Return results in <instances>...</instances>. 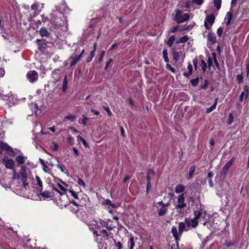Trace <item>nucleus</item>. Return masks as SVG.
Here are the masks:
<instances>
[{
  "instance_id": "1",
  "label": "nucleus",
  "mask_w": 249,
  "mask_h": 249,
  "mask_svg": "<svg viewBox=\"0 0 249 249\" xmlns=\"http://www.w3.org/2000/svg\"><path fill=\"white\" fill-rule=\"evenodd\" d=\"M189 229H187V226L185 222H181L178 223V231L177 228L175 226H173L171 229V232L174 237L177 243L179 240L182 232L184 231H188Z\"/></svg>"
},
{
  "instance_id": "2",
  "label": "nucleus",
  "mask_w": 249,
  "mask_h": 249,
  "mask_svg": "<svg viewBox=\"0 0 249 249\" xmlns=\"http://www.w3.org/2000/svg\"><path fill=\"white\" fill-rule=\"evenodd\" d=\"M175 15L174 16L173 19L178 23H181L186 21L189 18V15L187 13H182L180 10H176Z\"/></svg>"
},
{
  "instance_id": "3",
  "label": "nucleus",
  "mask_w": 249,
  "mask_h": 249,
  "mask_svg": "<svg viewBox=\"0 0 249 249\" xmlns=\"http://www.w3.org/2000/svg\"><path fill=\"white\" fill-rule=\"evenodd\" d=\"M64 18H65L64 15H62L61 17L58 18L57 16L55 17V15H54L53 13H52L51 22L54 28H59L61 26H63L65 24L64 21L63 20Z\"/></svg>"
},
{
  "instance_id": "4",
  "label": "nucleus",
  "mask_w": 249,
  "mask_h": 249,
  "mask_svg": "<svg viewBox=\"0 0 249 249\" xmlns=\"http://www.w3.org/2000/svg\"><path fill=\"white\" fill-rule=\"evenodd\" d=\"M234 160L235 159L234 158H232L224 166L220 173V178L221 179L224 180L225 179L229 168L233 164V163L234 162Z\"/></svg>"
},
{
  "instance_id": "5",
  "label": "nucleus",
  "mask_w": 249,
  "mask_h": 249,
  "mask_svg": "<svg viewBox=\"0 0 249 249\" xmlns=\"http://www.w3.org/2000/svg\"><path fill=\"white\" fill-rule=\"evenodd\" d=\"M172 53L174 59L177 62L179 59L183 60L185 54L182 51H178L175 48H172Z\"/></svg>"
},
{
  "instance_id": "6",
  "label": "nucleus",
  "mask_w": 249,
  "mask_h": 249,
  "mask_svg": "<svg viewBox=\"0 0 249 249\" xmlns=\"http://www.w3.org/2000/svg\"><path fill=\"white\" fill-rule=\"evenodd\" d=\"M185 197L184 194H182L178 196V204L176 206V209H179V213H181V210L184 209L186 206V203L184 202Z\"/></svg>"
},
{
  "instance_id": "7",
  "label": "nucleus",
  "mask_w": 249,
  "mask_h": 249,
  "mask_svg": "<svg viewBox=\"0 0 249 249\" xmlns=\"http://www.w3.org/2000/svg\"><path fill=\"white\" fill-rule=\"evenodd\" d=\"M26 77L30 82L34 83L37 80L38 75L37 72L36 71L32 70L30 71L27 72Z\"/></svg>"
},
{
  "instance_id": "8",
  "label": "nucleus",
  "mask_w": 249,
  "mask_h": 249,
  "mask_svg": "<svg viewBox=\"0 0 249 249\" xmlns=\"http://www.w3.org/2000/svg\"><path fill=\"white\" fill-rule=\"evenodd\" d=\"M215 17L213 14L207 16L205 19L204 25L206 29L210 30L212 25L213 24Z\"/></svg>"
},
{
  "instance_id": "9",
  "label": "nucleus",
  "mask_w": 249,
  "mask_h": 249,
  "mask_svg": "<svg viewBox=\"0 0 249 249\" xmlns=\"http://www.w3.org/2000/svg\"><path fill=\"white\" fill-rule=\"evenodd\" d=\"M55 182H56L57 186L61 191V193H60V195L62 196L64 194H65L67 192L66 187H67L68 185L66 183L63 182L62 180L59 178H57L55 180Z\"/></svg>"
},
{
  "instance_id": "10",
  "label": "nucleus",
  "mask_w": 249,
  "mask_h": 249,
  "mask_svg": "<svg viewBox=\"0 0 249 249\" xmlns=\"http://www.w3.org/2000/svg\"><path fill=\"white\" fill-rule=\"evenodd\" d=\"M184 221L187 226V229H189V230L190 229V228H196L198 224V221L189 218H185Z\"/></svg>"
},
{
  "instance_id": "11",
  "label": "nucleus",
  "mask_w": 249,
  "mask_h": 249,
  "mask_svg": "<svg viewBox=\"0 0 249 249\" xmlns=\"http://www.w3.org/2000/svg\"><path fill=\"white\" fill-rule=\"evenodd\" d=\"M160 207L158 208V212L159 216H163L168 212V209L164 206V203L162 201L158 202Z\"/></svg>"
},
{
  "instance_id": "12",
  "label": "nucleus",
  "mask_w": 249,
  "mask_h": 249,
  "mask_svg": "<svg viewBox=\"0 0 249 249\" xmlns=\"http://www.w3.org/2000/svg\"><path fill=\"white\" fill-rule=\"evenodd\" d=\"M43 4H39V2H36L31 6L32 10H36L34 12V16L39 14L40 11L43 8Z\"/></svg>"
},
{
  "instance_id": "13",
  "label": "nucleus",
  "mask_w": 249,
  "mask_h": 249,
  "mask_svg": "<svg viewBox=\"0 0 249 249\" xmlns=\"http://www.w3.org/2000/svg\"><path fill=\"white\" fill-rule=\"evenodd\" d=\"M3 162L4 163L7 168L12 170H14L15 169V163L13 160L4 158L3 160Z\"/></svg>"
},
{
  "instance_id": "14",
  "label": "nucleus",
  "mask_w": 249,
  "mask_h": 249,
  "mask_svg": "<svg viewBox=\"0 0 249 249\" xmlns=\"http://www.w3.org/2000/svg\"><path fill=\"white\" fill-rule=\"evenodd\" d=\"M102 225L103 227L106 228L108 231H112L115 228V226L112 223L110 219L106 221H103Z\"/></svg>"
},
{
  "instance_id": "15",
  "label": "nucleus",
  "mask_w": 249,
  "mask_h": 249,
  "mask_svg": "<svg viewBox=\"0 0 249 249\" xmlns=\"http://www.w3.org/2000/svg\"><path fill=\"white\" fill-rule=\"evenodd\" d=\"M249 93V87L247 85L244 86L243 88V91L241 92L239 96V101L240 102H242L244 98L245 99L248 98Z\"/></svg>"
},
{
  "instance_id": "16",
  "label": "nucleus",
  "mask_w": 249,
  "mask_h": 249,
  "mask_svg": "<svg viewBox=\"0 0 249 249\" xmlns=\"http://www.w3.org/2000/svg\"><path fill=\"white\" fill-rule=\"evenodd\" d=\"M194 213L195 215V217L193 219L196 221H198V219H199L202 215H203V217L205 218L207 214L206 212L205 211H203L202 210L198 211H195Z\"/></svg>"
},
{
  "instance_id": "17",
  "label": "nucleus",
  "mask_w": 249,
  "mask_h": 249,
  "mask_svg": "<svg viewBox=\"0 0 249 249\" xmlns=\"http://www.w3.org/2000/svg\"><path fill=\"white\" fill-rule=\"evenodd\" d=\"M189 29V27L188 26L185 25L183 27L179 26H177L176 27H174L173 28H171L170 29V33H176L177 31H178L179 32H182L184 30H187Z\"/></svg>"
},
{
  "instance_id": "18",
  "label": "nucleus",
  "mask_w": 249,
  "mask_h": 249,
  "mask_svg": "<svg viewBox=\"0 0 249 249\" xmlns=\"http://www.w3.org/2000/svg\"><path fill=\"white\" fill-rule=\"evenodd\" d=\"M19 175L21 180H27V174L26 166H22L20 167Z\"/></svg>"
},
{
  "instance_id": "19",
  "label": "nucleus",
  "mask_w": 249,
  "mask_h": 249,
  "mask_svg": "<svg viewBox=\"0 0 249 249\" xmlns=\"http://www.w3.org/2000/svg\"><path fill=\"white\" fill-rule=\"evenodd\" d=\"M55 7L56 11H58L60 13L63 14L64 13H66L67 11L69 10V8L67 7L65 2H63V3L61 4L60 6H56Z\"/></svg>"
},
{
  "instance_id": "20",
  "label": "nucleus",
  "mask_w": 249,
  "mask_h": 249,
  "mask_svg": "<svg viewBox=\"0 0 249 249\" xmlns=\"http://www.w3.org/2000/svg\"><path fill=\"white\" fill-rule=\"evenodd\" d=\"M97 235H101L102 237H104L106 239H108L109 238L112 237L113 234L111 232H108L106 230H103L101 231L100 234L99 235L97 234Z\"/></svg>"
},
{
  "instance_id": "21",
  "label": "nucleus",
  "mask_w": 249,
  "mask_h": 249,
  "mask_svg": "<svg viewBox=\"0 0 249 249\" xmlns=\"http://www.w3.org/2000/svg\"><path fill=\"white\" fill-rule=\"evenodd\" d=\"M232 18V14L231 12H228L226 14V16L224 20L226 23V25L227 26H229L230 23L231 21Z\"/></svg>"
},
{
  "instance_id": "22",
  "label": "nucleus",
  "mask_w": 249,
  "mask_h": 249,
  "mask_svg": "<svg viewBox=\"0 0 249 249\" xmlns=\"http://www.w3.org/2000/svg\"><path fill=\"white\" fill-rule=\"evenodd\" d=\"M80 58L81 55H75L74 56H71L70 58V59L71 60L70 66L72 67L75 65V64L80 59Z\"/></svg>"
},
{
  "instance_id": "23",
  "label": "nucleus",
  "mask_w": 249,
  "mask_h": 249,
  "mask_svg": "<svg viewBox=\"0 0 249 249\" xmlns=\"http://www.w3.org/2000/svg\"><path fill=\"white\" fill-rule=\"evenodd\" d=\"M39 34L42 37L49 36L50 34L45 27H42L40 29Z\"/></svg>"
},
{
  "instance_id": "24",
  "label": "nucleus",
  "mask_w": 249,
  "mask_h": 249,
  "mask_svg": "<svg viewBox=\"0 0 249 249\" xmlns=\"http://www.w3.org/2000/svg\"><path fill=\"white\" fill-rule=\"evenodd\" d=\"M208 40L211 42L212 44H214L216 42V37L214 33H209L208 36Z\"/></svg>"
},
{
  "instance_id": "25",
  "label": "nucleus",
  "mask_w": 249,
  "mask_h": 249,
  "mask_svg": "<svg viewBox=\"0 0 249 249\" xmlns=\"http://www.w3.org/2000/svg\"><path fill=\"white\" fill-rule=\"evenodd\" d=\"M0 147L4 149H5L8 151H10L12 153H14V151L12 148L10 146H9L7 143H5L3 142H0Z\"/></svg>"
},
{
  "instance_id": "26",
  "label": "nucleus",
  "mask_w": 249,
  "mask_h": 249,
  "mask_svg": "<svg viewBox=\"0 0 249 249\" xmlns=\"http://www.w3.org/2000/svg\"><path fill=\"white\" fill-rule=\"evenodd\" d=\"M188 71H185L183 73V75L185 77H188L190 76L193 72V68L191 63H189L188 67Z\"/></svg>"
},
{
  "instance_id": "27",
  "label": "nucleus",
  "mask_w": 249,
  "mask_h": 249,
  "mask_svg": "<svg viewBox=\"0 0 249 249\" xmlns=\"http://www.w3.org/2000/svg\"><path fill=\"white\" fill-rule=\"evenodd\" d=\"M175 40V36L174 35H172L169 37V39L167 41H164V42L169 47H171Z\"/></svg>"
},
{
  "instance_id": "28",
  "label": "nucleus",
  "mask_w": 249,
  "mask_h": 249,
  "mask_svg": "<svg viewBox=\"0 0 249 249\" xmlns=\"http://www.w3.org/2000/svg\"><path fill=\"white\" fill-rule=\"evenodd\" d=\"M162 57L166 63L169 62V60L168 57V50L167 49L164 48L162 52Z\"/></svg>"
},
{
  "instance_id": "29",
  "label": "nucleus",
  "mask_w": 249,
  "mask_h": 249,
  "mask_svg": "<svg viewBox=\"0 0 249 249\" xmlns=\"http://www.w3.org/2000/svg\"><path fill=\"white\" fill-rule=\"evenodd\" d=\"M185 190V187L181 184L178 185L175 189V192L176 193L179 194L183 192Z\"/></svg>"
},
{
  "instance_id": "30",
  "label": "nucleus",
  "mask_w": 249,
  "mask_h": 249,
  "mask_svg": "<svg viewBox=\"0 0 249 249\" xmlns=\"http://www.w3.org/2000/svg\"><path fill=\"white\" fill-rule=\"evenodd\" d=\"M217 99H216L214 103L211 107L207 108L206 111V113L207 114L210 113L211 112H212V111L215 109L217 105Z\"/></svg>"
},
{
  "instance_id": "31",
  "label": "nucleus",
  "mask_w": 249,
  "mask_h": 249,
  "mask_svg": "<svg viewBox=\"0 0 249 249\" xmlns=\"http://www.w3.org/2000/svg\"><path fill=\"white\" fill-rule=\"evenodd\" d=\"M36 184L39 186V188L38 189V190H40V191L42 192V190H43L42 182L38 176H36Z\"/></svg>"
},
{
  "instance_id": "32",
  "label": "nucleus",
  "mask_w": 249,
  "mask_h": 249,
  "mask_svg": "<svg viewBox=\"0 0 249 249\" xmlns=\"http://www.w3.org/2000/svg\"><path fill=\"white\" fill-rule=\"evenodd\" d=\"M134 246H135L134 238L133 236H131V237L129 240V241L128 242V246L129 248V249H133Z\"/></svg>"
},
{
  "instance_id": "33",
  "label": "nucleus",
  "mask_w": 249,
  "mask_h": 249,
  "mask_svg": "<svg viewBox=\"0 0 249 249\" xmlns=\"http://www.w3.org/2000/svg\"><path fill=\"white\" fill-rule=\"evenodd\" d=\"M189 39V37L187 36H183L179 38L178 40L176 41V43H185L187 42Z\"/></svg>"
},
{
  "instance_id": "34",
  "label": "nucleus",
  "mask_w": 249,
  "mask_h": 249,
  "mask_svg": "<svg viewBox=\"0 0 249 249\" xmlns=\"http://www.w3.org/2000/svg\"><path fill=\"white\" fill-rule=\"evenodd\" d=\"M16 161L19 164H22L24 163L25 159L23 156H18L16 159Z\"/></svg>"
},
{
  "instance_id": "35",
  "label": "nucleus",
  "mask_w": 249,
  "mask_h": 249,
  "mask_svg": "<svg viewBox=\"0 0 249 249\" xmlns=\"http://www.w3.org/2000/svg\"><path fill=\"white\" fill-rule=\"evenodd\" d=\"M38 191H39L40 195L43 197L48 198L51 196V193L48 191H43L42 190V192H41L40 190Z\"/></svg>"
},
{
  "instance_id": "36",
  "label": "nucleus",
  "mask_w": 249,
  "mask_h": 249,
  "mask_svg": "<svg viewBox=\"0 0 249 249\" xmlns=\"http://www.w3.org/2000/svg\"><path fill=\"white\" fill-rule=\"evenodd\" d=\"M213 3L214 6L217 10H219L220 8L221 5V0H213Z\"/></svg>"
},
{
  "instance_id": "37",
  "label": "nucleus",
  "mask_w": 249,
  "mask_h": 249,
  "mask_svg": "<svg viewBox=\"0 0 249 249\" xmlns=\"http://www.w3.org/2000/svg\"><path fill=\"white\" fill-rule=\"evenodd\" d=\"M200 67L203 71L205 72L206 71L207 64L205 60L203 59L201 60Z\"/></svg>"
},
{
  "instance_id": "38",
  "label": "nucleus",
  "mask_w": 249,
  "mask_h": 249,
  "mask_svg": "<svg viewBox=\"0 0 249 249\" xmlns=\"http://www.w3.org/2000/svg\"><path fill=\"white\" fill-rule=\"evenodd\" d=\"M195 166H192L190 167L189 172V178H191L194 174L195 171Z\"/></svg>"
},
{
  "instance_id": "39",
  "label": "nucleus",
  "mask_w": 249,
  "mask_h": 249,
  "mask_svg": "<svg viewBox=\"0 0 249 249\" xmlns=\"http://www.w3.org/2000/svg\"><path fill=\"white\" fill-rule=\"evenodd\" d=\"M199 83V78L198 77H196L195 79H193L191 80V83L192 85L194 87L196 86Z\"/></svg>"
},
{
  "instance_id": "40",
  "label": "nucleus",
  "mask_w": 249,
  "mask_h": 249,
  "mask_svg": "<svg viewBox=\"0 0 249 249\" xmlns=\"http://www.w3.org/2000/svg\"><path fill=\"white\" fill-rule=\"evenodd\" d=\"M77 138H78V139H79L81 141V142H82L83 145L86 147H89L88 143L86 142V140L83 137H82L81 136L79 135V136H77Z\"/></svg>"
},
{
  "instance_id": "41",
  "label": "nucleus",
  "mask_w": 249,
  "mask_h": 249,
  "mask_svg": "<svg viewBox=\"0 0 249 249\" xmlns=\"http://www.w3.org/2000/svg\"><path fill=\"white\" fill-rule=\"evenodd\" d=\"M236 80L238 84H241L243 81V76L242 73L238 74L236 76Z\"/></svg>"
},
{
  "instance_id": "42",
  "label": "nucleus",
  "mask_w": 249,
  "mask_h": 249,
  "mask_svg": "<svg viewBox=\"0 0 249 249\" xmlns=\"http://www.w3.org/2000/svg\"><path fill=\"white\" fill-rule=\"evenodd\" d=\"M94 56V51H92L90 52L89 55L88 56L87 59V62H90Z\"/></svg>"
},
{
  "instance_id": "43",
  "label": "nucleus",
  "mask_w": 249,
  "mask_h": 249,
  "mask_svg": "<svg viewBox=\"0 0 249 249\" xmlns=\"http://www.w3.org/2000/svg\"><path fill=\"white\" fill-rule=\"evenodd\" d=\"M212 54H213V61H214V62L215 64L216 67L217 69H219V68H220V66H219V64L218 63L217 59H216V53H212Z\"/></svg>"
},
{
  "instance_id": "44",
  "label": "nucleus",
  "mask_w": 249,
  "mask_h": 249,
  "mask_svg": "<svg viewBox=\"0 0 249 249\" xmlns=\"http://www.w3.org/2000/svg\"><path fill=\"white\" fill-rule=\"evenodd\" d=\"M63 90L64 91H66V90L67 89V76L65 75L63 83Z\"/></svg>"
},
{
  "instance_id": "45",
  "label": "nucleus",
  "mask_w": 249,
  "mask_h": 249,
  "mask_svg": "<svg viewBox=\"0 0 249 249\" xmlns=\"http://www.w3.org/2000/svg\"><path fill=\"white\" fill-rule=\"evenodd\" d=\"M82 123L84 125L86 126L87 124V121L89 120V118H87L85 115L83 114L82 115Z\"/></svg>"
},
{
  "instance_id": "46",
  "label": "nucleus",
  "mask_w": 249,
  "mask_h": 249,
  "mask_svg": "<svg viewBox=\"0 0 249 249\" xmlns=\"http://www.w3.org/2000/svg\"><path fill=\"white\" fill-rule=\"evenodd\" d=\"M69 192L71 194V195L74 198L78 199V195L74 190L70 189L69 190Z\"/></svg>"
},
{
  "instance_id": "47",
  "label": "nucleus",
  "mask_w": 249,
  "mask_h": 249,
  "mask_svg": "<svg viewBox=\"0 0 249 249\" xmlns=\"http://www.w3.org/2000/svg\"><path fill=\"white\" fill-rule=\"evenodd\" d=\"M166 68L167 69L170 70L172 72L175 73L176 70L175 69L172 67L170 64L169 63V62L166 63Z\"/></svg>"
},
{
  "instance_id": "48",
  "label": "nucleus",
  "mask_w": 249,
  "mask_h": 249,
  "mask_svg": "<svg viewBox=\"0 0 249 249\" xmlns=\"http://www.w3.org/2000/svg\"><path fill=\"white\" fill-rule=\"evenodd\" d=\"M233 121V116L232 113L229 114V119L227 122L228 124L230 125L232 124Z\"/></svg>"
},
{
  "instance_id": "49",
  "label": "nucleus",
  "mask_w": 249,
  "mask_h": 249,
  "mask_svg": "<svg viewBox=\"0 0 249 249\" xmlns=\"http://www.w3.org/2000/svg\"><path fill=\"white\" fill-rule=\"evenodd\" d=\"M64 119L66 120H70L71 121H73L75 119V116L73 115L70 114L67 116H66L64 117Z\"/></svg>"
},
{
  "instance_id": "50",
  "label": "nucleus",
  "mask_w": 249,
  "mask_h": 249,
  "mask_svg": "<svg viewBox=\"0 0 249 249\" xmlns=\"http://www.w3.org/2000/svg\"><path fill=\"white\" fill-rule=\"evenodd\" d=\"M13 178L14 179H16V180L20 178V175L16 172L15 169L13 170Z\"/></svg>"
},
{
  "instance_id": "51",
  "label": "nucleus",
  "mask_w": 249,
  "mask_h": 249,
  "mask_svg": "<svg viewBox=\"0 0 249 249\" xmlns=\"http://www.w3.org/2000/svg\"><path fill=\"white\" fill-rule=\"evenodd\" d=\"M105 204L107 206H111L112 208L115 207V205L112 204L110 200L107 199L105 200Z\"/></svg>"
},
{
  "instance_id": "52",
  "label": "nucleus",
  "mask_w": 249,
  "mask_h": 249,
  "mask_svg": "<svg viewBox=\"0 0 249 249\" xmlns=\"http://www.w3.org/2000/svg\"><path fill=\"white\" fill-rule=\"evenodd\" d=\"M208 84H209L208 81L207 80H205L204 84L201 86V88L203 89H207Z\"/></svg>"
},
{
  "instance_id": "53",
  "label": "nucleus",
  "mask_w": 249,
  "mask_h": 249,
  "mask_svg": "<svg viewBox=\"0 0 249 249\" xmlns=\"http://www.w3.org/2000/svg\"><path fill=\"white\" fill-rule=\"evenodd\" d=\"M77 183L80 186H83L84 188L86 187V184L84 183V181L81 178H78Z\"/></svg>"
},
{
  "instance_id": "54",
  "label": "nucleus",
  "mask_w": 249,
  "mask_h": 249,
  "mask_svg": "<svg viewBox=\"0 0 249 249\" xmlns=\"http://www.w3.org/2000/svg\"><path fill=\"white\" fill-rule=\"evenodd\" d=\"M104 108L106 110V111L107 113V114L109 116H111L112 114V112H111L109 108L107 106H104Z\"/></svg>"
},
{
  "instance_id": "55",
  "label": "nucleus",
  "mask_w": 249,
  "mask_h": 249,
  "mask_svg": "<svg viewBox=\"0 0 249 249\" xmlns=\"http://www.w3.org/2000/svg\"><path fill=\"white\" fill-rule=\"evenodd\" d=\"M192 3H195L198 5H201L203 2V0H192Z\"/></svg>"
},
{
  "instance_id": "56",
  "label": "nucleus",
  "mask_w": 249,
  "mask_h": 249,
  "mask_svg": "<svg viewBox=\"0 0 249 249\" xmlns=\"http://www.w3.org/2000/svg\"><path fill=\"white\" fill-rule=\"evenodd\" d=\"M223 33V29L221 27L218 28L217 30V34L218 36L221 37Z\"/></svg>"
},
{
  "instance_id": "57",
  "label": "nucleus",
  "mask_w": 249,
  "mask_h": 249,
  "mask_svg": "<svg viewBox=\"0 0 249 249\" xmlns=\"http://www.w3.org/2000/svg\"><path fill=\"white\" fill-rule=\"evenodd\" d=\"M115 246L117 248V249H122V245L120 242L115 243Z\"/></svg>"
},
{
  "instance_id": "58",
  "label": "nucleus",
  "mask_w": 249,
  "mask_h": 249,
  "mask_svg": "<svg viewBox=\"0 0 249 249\" xmlns=\"http://www.w3.org/2000/svg\"><path fill=\"white\" fill-rule=\"evenodd\" d=\"M105 51H102L100 54V57L99 58V63H100L102 61L103 58L105 55Z\"/></svg>"
},
{
  "instance_id": "59",
  "label": "nucleus",
  "mask_w": 249,
  "mask_h": 249,
  "mask_svg": "<svg viewBox=\"0 0 249 249\" xmlns=\"http://www.w3.org/2000/svg\"><path fill=\"white\" fill-rule=\"evenodd\" d=\"M112 59L111 58H109L107 60V62L106 63L105 68V69L106 70H107L108 67L109 66L110 64L112 62Z\"/></svg>"
},
{
  "instance_id": "60",
  "label": "nucleus",
  "mask_w": 249,
  "mask_h": 249,
  "mask_svg": "<svg viewBox=\"0 0 249 249\" xmlns=\"http://www.w3.org/2000/svg\"><path fill=\"white\" fill-rule=\"evenodd\" d=\"M57 167L62 172H64L65 171V168L64 166L60 165L59 164H57L56 165Z\"/></svg>"
},
{
  "instance_id": "61",
  "label": "nucleus",
  "mask_w": 249,
  "mask_h": 249,
  "mask_svg": "<svg viewBox=\"0 0 249 249\" xmlns=\"http://www.w3.org/2000/svg\"><path fill=\"white\" fill-rule=\"evenodd\" d=\"M207 62H208V67L209 68H210V67L213 65V60H212V59L210 57H208Z\"/></svg>"
},
{
  "instance_id": "62",
  "label": "nucleus",
  "mask_w": 249,
  "mask_h": 249,
  "mask_svg": "<svg viewBox=\"0 0 249 249\" xmlns=\"http://www.w3.org/2000/svg\"><path fill=\"white\" fill-rule=\"evenodd\" d=\"M31 107L35 110V112L36 113V110L38 109V107L37 105L35 103H32L31 104Z\"/></svg>"
},
{
  "instance_id": "63",
  "label": "nucleus",
  "mask_w": 249,
  "mask_h": 249,
  "mask_svg": "<svg viewBox=\"0 0 249 249\" xmlns=\"http://www.w3.org/2000/svg\"><path fill=\"white\" fill-rule=\"evenodd\" d=\"M227 247H230L234 245V243L231 241H226L225 243Z\"/></svg>"
},
{
  "instance_id": "64",
  "label": "nucleus",
  "mask_w": 249,
  "mask_h": 249,
  "mask_svg": "<svg viewBox=\"0 0 249 249\" xmlns=\"http://www.w3.org/2000/svg\"><path fill=\"white\" fill-rule=\"evenodd\" d=\"M154 175V172L153 170L149 169L147 171V175L152 177Z\"/></svg>"
}]
</instances>
